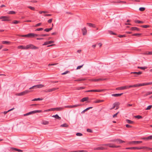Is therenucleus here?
I'll list each match as a JSON object with an SVG mask.
<instances>
[{
    "label": "nucleus",
    "mask_w": 152,
    "mask_h": 152,
    "mask_svg": "<svg viewBox=\"0 0 152 152\" xmlns=\"http://www.w3.org/2000/svg\"><path fill=\"white\" fill-rule=\"evenodd\" d=\"M52 117H54L56 119H58L59 120H60L61 119V118L60 117H59L57 114H56L55 115H53L52 116Z\"/></svg>",
    "instance_id": "obj_24"
},
{
    "label": "nucleus",
    "mask_w": 152,
    "mask_h": 152,
    "mask_svg": "<svg viewBox=\"0 0 152 152\" xmlns=\"http://www.w3.org/2000/svg\"><path fill=\"white\" fill-rule=\"evenodd\" d=\"M142 139L145 140H151L152 139V135L149 136L147 137H143Z\"/></svg>",
    "instance_id": "obj_20"
},
{
    "label": "nucleus",
    "mask_w": 152,
    "mask_h": 152,
    "mask_svg": "<svg viewBox=\"0 0 152 152\" xmlns=\"http://www.w3.org/2000/svg\"><path fill=\"white\" fill-rule=\"evenodd\" d=\"M141 34L140 33H135L133 34L132 35L133 36H140L141 35Z\"/></svg>",
    "instance_id": "obj_45"
},
{
    "label": "nucleus",
    "mask_w": 152,
    "mask_h": 152,
    "mask_svg": "<svg viewBox=\"0 0 152 152\" xmlns=\"http://www.w3.org/2000/svg\"><path fill=\"white\" fill-rule=\"evenodd\" d=\"M16 13L15 12L13 11H9L8 12V14H15Z\"/></svg>",
    "instance_id": "obj_41"
},
{
    "label": "nucleus",
    "mask_w": 152,
    "mask_h": 152,
    "mask_svg": "<svg viewBox=\"0 0 152 152\" xmlns=\"http://www.w3.org/2000/svg\"><path fill=\"white\" fill-rule=\"evenodd\" d=\"M119 113V112H118L117 113H116L115 114H114L113 115V117L115 118L117 117V115Z\"/></svg>",
    "instance_id": "obj_59"
},
{
    "label": "nucleus",
    "mask_w": 152,
    "mask_h": 152,
    "mask_svg": "<svg viewBox=\"0 0 152 152\" xmlns=\"http://www.w3.org/2000/svg\"><path fill=\"white\" fill-rule=\"evenodd\" d=\"M49 36V34H41V35H39L38 36L39 37H46V36Z\"/></svg>",
    "instance_id": "obj_46"
},
{
    "label": "nucleus",
    "mask_w": 152,
    "mask_h": 152,
    "mask_svg": "<svg viewBox=\"0 0 152 152\" xmlns=\"http://www.w3.org/2000/svg\"><path fill=\"white\" fill-rule=\"evenodd\" d=\"M81 106L80 104H75L73 105H67L64 106V108H71L74 107H76Z\"/></svg>",
    "instance_id": "obj_6"
},
{
    "label": "nucleus",
    "mask_w": 152,
    "mask_h": 152,
    "mask_svg": "<svg viewBox=\"0 0 152 152\" xmlns=\"http://www.w3.org/2000/svg\"><path fill=\"white\" fill-rule=\"evenodd\" d=\"M45 86L44 85L42 84H39L33 86L30 88V89H32L34 88H41Z\"/></svg>",
    "instance_id": "obj_4"
},
{
    "label": "nucleus",
    "mask_w": 152,
    "mask_h": 152,
    "mask_svg": "<svg viewBox=\"0 0 152 152\" xmlns=\"http://www.w3.org/2000/svg\"><path fill=\"white\" fill-rule=\"evenodd\" d=\"M141 84H138L134 85H130L129 86H127V89L132 87H137L141 86Z\"/></svg>",
    "instance_id": "obj_11"
},
{
    "label": "nucleus",
    "mask_w": 152,
    "mask_h": 152,
    "mask_svg": "<svg viewBox=\"0 0 152 152\" xmlns=\"http://www.w3.org/2000/svg\"><path fill=\"white\" fill-rule=\"evenodd\" d=\"M49 122L47 121H42V124L44 125H46L49 124Z\"/></svg>",
    "instance_id": "obj_33"
},
{
    "label": "nucleus",
    "mask_w": 152,
    "mask_h": 152,
    "mask_svg": "<svg viewBox=\"0 0 152 152\" xmlns=\"http://www.w3.org/2000/svg\"><path fill=\"white\" fill-rule=\"evenodd\" d=\"M127 89V86H121L116 88V90H123Z\"/></svg>",
    "instance_id": "obj_12"
},
{
    "label": "nucleus",
    "mask_w": 152,
    "mask_h": 152,
    "mask_svg": "<svg viewBox=\"0 0 152 152\" xmlns=\"http://www.w3.org/2000/svg\"><path fill=\"white\" fill-rule=\"evenodd\" d=\"M118 141V142L119 143H122L125 142L123 140H122L120 139H117L116 140H113V141Z\"/></svg>",
    "instance_id": "obj_25"
},
{
    "label": "nucleus",
    "mask_w": 152,
    "mask_h": 152,
    "mask_svg": "<svg viewBox=\"0 0 152 152\" xmlns=\"http://www.w3.org/2000/svg\"><path fill=\"white\" fill-rule=\"evenodd\" d=\"M130 30L132 31H140V29L139 28L135 27H131Z\"/></svg>",
    "instance_id": "obj_17"
},
{
    "label": "nucleus",
    "mask_w": 152,
    "mask_h": 152,
    "mask_svg": "<svg viewBox=\"0 0 152 152\" xmlns=\"http://www.w3.org/2000/svg\"><path fill=\"white\" fill-rule=\"evenodd\" d=\"M138 69H141L142 70H145V69H146L147 68V67L146 66H144V67H140V66H138L137 67Z\"/></svg>",
    "instance_id": "obj_38"
},
{
    "label": "nucleus",
    "mask_w": 152,
    "mask_h": 152,
    "mask_svg": "<svg viewBox=\"0 0 152 152\" xmlns=\"http://www.w3.org/2000/svg\"><path fill=\"white\" fill-rule=\"evenodd\" d=\"M141 27L143 28H147L148 27H150V26L149 25H142L140 26Z\"/></svg>",
    "instance_id": "obj_36"
},
{
    "label": "nucleus",
    "mask_w": 152,
    "mask_h": 152,
    "mask_svg": "<svg viewBox=\"0 0 152 152\" xmlns=\"http://www.w3.org/2000/svg\"><path fill=\"white\" fill-rule=\"evenodd\" d=\"M146 147H127L126 148V149H137V150H140L141 149L143 148H146Z\"/></svg>",
    "instance_id": "obj_1"
},
{
    "label": "nucleus",
    "mask_w": 152,
    "mask_h": 152,
    "mask_svg": "<svg viewBox=\"0 0 152 152\" xmlns=\"http://www.w3.org/2000/svg\"><path fill=\"white\" fill-rule=\"evenodd\" d=\"M2 43L4 44H9L10 43V42L9 41H3L2 42Z\"/></svg>",
    "instance_id": "obj_35"
},
{
    "label": "nucleus",
    "mask_w": 152,
    "mask_h": 152,
    "mask_svg": "<svg viewBox=\"0 0 152 152\" xmlns=\"http://www.w3.org/2000/svg\"><path fill=\"white\" fill-rule=\"evenodd\" d=\"M31 91H29V90H26L25 91H24L22 92H20L19 93L17 94L16 95H18V96H23L24 95L30 92Z\"/></svg>",
    "instance_id": "obj_3"
},
{
    "label": "nucleus",
    "mask_w": 152,
    "mask_h": 152,
    "mask_svg": "<svg viewBox=\"0 0 152 152\" xmlns=\"http://www.w3.org/2000/svg\"><path fill=\"white\" fill-rule=\"evenodd\" d=\"M104 101V100H97L96 101H94L93 102L94 103H100V102H103Z\"/></svg>",
    "instance_id": "obj_27"
},
{
    "label": "nucleus",
    "mask_w": 152,
    "mask_h": 152,
    "mask_svg": "<svg viewBox=\"0 0 152 152\" xmlns=\"http://www.w3.org/2000/svg\"><path fill=\"white\" fill-rule=\"evenodd\" d=\"M42 112V110H34V111H31V112H30V113H31V114H32L33 113H41Z\"/></svg>",
    "instance_id": "obj_21"
},
{
    "label": "nucleus",
    "mask_w": 152,
    "mask_h": 152,
    "mask_svg": "<svg viewBox=\"0 0 152 152\" xmlns=\"http://www.w3.org/2000/svg\"><path fill=\"white\" fill-rule=\"evenodd\" d=\"M103 147H100L97 148H96V150H103Z\"/></svg>",
    "instance_id": "obj_60"
},
{
    "label": "nucleus",
    "mask_w": 152,
    "mask_h": 152,
    "mask_svg": "<svg viewBox=\"0 0 152 152\" xmlns=\"http://www.w3.org/2000/svg\"><path fill=\"white\" fill-rule=\"evenodd\" d=\"M58 88H53L52 89H50L48 90H45L44 91L46 93L48 92H51L53 91L56 90L58 89Z\"/></svg>",
    "instance_id": "obj_9"
},
{
    "label": "nucleus",
    "mask_w": 152,
    "mask_h": 152,
    "mask_svg": "<svg viewBox=\"0 0 152 152\" xmlns=\"http://www.w3.org/2000/svg\"><path fill=\"white\" fill-rule=\"evenodd\" d=\"M43 99V98H35L34 99L32 100V101H36L37 100H42Z\"/></svg>",
    "instance_id": "obj_39"
},
{
    "label": "nucleus",
    "mask_w": 152,
    "mask_h": 152,
    "mask_svg": "<svg viewBox=\"0 0 152 152\" xmlns=\"http://www.w3.org/2000/svg\"><path fill=\"white\" fill-rule=\"evenodd\" d=\"M29 48L32 49H38V47L35 46L32 44H29L27 45L26 47V49Z\"/></svg>",
    "instance_id": "obj_2"
},
{
    "label": "nucleus",
    "mask_w": 152,
    "mask_h": 152,
    "mask_svg": "<svg viewBox=\"0 0 152 152\" xmlns=\"http://www.w3.org/2000/svg\"><path fill=\"white\" fill-rule=\"evenodd\" d=\"M105 79H102L101 78H99L98 79H93L92 80L93 81L96 82V81H103L105 80Z\"/></svg>",
    "instance_id": "obj_16"
},
{
    "label": "nucleus",
    "mask_w": 152,
    "mask_h": 152,
    "mask_svg": "<svg viewBox=\"0 0 152 152\" xmlns=\"http://www.w3.org/2000/svg\"><path fill=\"white\" fill-rule=\"evenodd\" d=\"M85 88L84 87H77L76 88V89L78 90H79L84 89Z\"/></svg>",
    "instance_id": "obj_48"
},
{
    "label": "nucleus",
    "mask_w": 152,
    "mask_h": 152,
    "mask_svg": "<svg viewBox=\"0 0 152 152\" xmlns=\"http://www.w3.org/2000/svg\"><path fill=\"white\" fill-rule=\"evenodd\" d=\"M69 72V71H66L65 72H64L62 73V75H65L67 73Z\"/></svg>",
    "instance_id": "obj_61"
},
{
    "label": "nucleus",
    "mask_w": 152,
    "mask_h": 152,
    "mask_svg": "<svg viewBox=\"0 0 152 152\" xmlns=\"http://www.w3.org/2000/svg\"><path fill=\"white\" fill-rule=\"evenodd\" d=\"M84 64H83L82 65L78 66L77 68V69H80L81 68H82Z\"/></svg>",
    "instance_id": "obj_56"
},
{
    "label": "nucleus",
    "mask_w": 152,
    "mask_h": 152,
    "mask_svg": "<svg viewBox=\"0 0 152 152\" xmlns=\"http://www.w3.org/2000/svg\"><path fill=\"white\" fill-rule=\"evenodd\" d=\"M54 111V108H51L48 110H44V112H48L50 111Z\"/></svg>",
    "instance_id": "obj_40"
},
{
    "label": "nucleus",
    "mask_w": 152,
    "mask_h": 152,
    "mask_svg": "<svg viewBox=\"0 0 152 152\" xmlns=\"http://www.w3.org/2000/svg\"><path fill=\"white\" fill-rule=\"evenodd\" d=\"M76 135L77 136H81L83 135V134L80 133H76Z\"/></svg>",
    "instance_id": "obj_58"
},
{
    "label": "nucleus",
    "mask_w": 152,
    "mask_h": 152,
    "mask_svg": "<svg viewBox=\"0 0 152 152\" xmlns=\"http://www.w3.org/2000/svg\"><path fill=\"white\" fill-rule=\"evenodd\" d=\"M152 107V105H150L148 106L146 109H145L146 110H150L151 108Z\"/></svg>",
    "instance_id": "obj_54"
},
{
    "label": "nucleus",
    "mask_w": 152,
    "mask_h": 152,
    "mask_svg": "<svg viewBox=\"0 0 152 152\" xmlns=\"http://www.w3.org/2000/svg\"><path fill=\"white\" fill-rule=\"evenodd\" d=\"M134 22L135 23H144V22L139 20H135Z\"/></svg>",
    "instance_id": "obj_32"
},
{
    "label": "nucleus",
    "mask_w": 152,
    "mask_h": 152,
    "mask_svg": "<svg viewBox=\"0 0 152 152\" xmlns=\"http://www.w3.org/2000/svg\"><path fill=\"white\" fill-rule=\"evenodd\" d=\"M19 36L23 37H27L28 38V34L26 35H19Z\"/></svg>",
    "instance_id": "obj_37"
},
{
    "label": "nucleus",
    "mask_w": 152,
    "mask_h": 152,
    "mask_svg": "<svg viewBox=\"0 0 152 152\" xmlns=\"http://www.w3.org/2000/svg\"><path fill=\"white\" fill-rule=\"evenodd\" d=\"M145 55H152V51L146 52L144 54Z\"/></svg>",
    "instance_id": "obj_52"
},
{
    "label": "nucleus",
    "mask_w": 152,
    "mask_h": 152,
    "mask_svg": "<svg viewBox=\"0 0 152 152\" xmlns=\"http://www.w3.org/2000/svg\"><path fill=\"white\" fill-rule=\"evenodd\" d=\"M118 37L120 38L125 37H126V35H119Z\"/></svg>",
    "instance_id": "obj_53"
},
{
    "label": "nucleus",
    "mask_w": 152,
    "mask_h": 152,
    "mask_svg": "<svg viewBox=\"0 0 152 152\" xmlns=\"http://www.w3.org/2000/svg\"><path fill=\"white\" fill-rule=\"evenodd\" d=\"M20 22V21H19L15 20L13 21L12 23L14 24H17V23H19Z\"/></svg>",
    "instance_id": "obj_43"
},
{
    "label": "nucleus",
    "mask_w": 152,
    "mask_h": 152,
    "mask_svg": "<svg viewBox=\"0 0 152 152\" xmlns=\"http://www.w3.org/2000/svg\"><path fill=\"white\" fill-rule=\"evenodd\" d=\"M43 30V28H38L36 29L35 30V31H42Z\"/></svg>",
    "instance_id": "obj_55"
},
{
    "label": "nucleus",
    "mask_w": 152,
    "mask_h": 152,
    "mask_svg": "<svg viewBox=\"0 0 152 152\" xmlns=\"http://www.w3.org/2000/svg\"><path fill=\"white\" fill-rule=\"evenodd\" d=\"M142 142L141 141H133L129 143L130 144H138L139 143H140Z\"/></svg>",
    "instance_id": "obj_19"
},
{
    "label": "nucleus",
    "mask_w": 152,
    "mask_h": 152,
    "mask_svg": "<svg viewBox=\"0 0 152 152\" xmlns=\"http://www.w3.org/2000/svg\"><path fill=\"white\" fill-rule=\"evenodd\" d=\"M87 131L88 132H90V133H92L93 132L92 131L91 129H87Z\"/></svg>",
    "instance_id": "obj_57"
},
{
    "label": "nucleus",
    "mask_w": 152,
    "mask_h": 152,
    "mask_svg": "<svg viewBox=\"0 0 152 152\" xmlns=\"http://www.w3.org/2000/svg\"><path fill=\"white\" fill-rule=\"evenodd\" d=\"M12 148L13 149H14V150L18 151V152H22L23 151L22 150H21L20 149H18L15 148Z\"/></svg>",
    "instance_id": "obj_47"
},
{
    "label": "nucleus",
    "mask_w": 152,
    "mask_h": 152,
    "mask_svg": "<svg viewBox=\"0 0 152 152\" xmlns=\"http://www.w3.org/2000/svg\"><path fill=\"white\" fill-rule=\"evenodd\" d=\"M112 144L111 143H109V144H106L104 145V146H108L110 148H117L120 147V146H117V145H112Z\"/></svg>",
    "instance_id": "obj_8"
},
{
    "label": "nucleus",
    "mask_w": 152,
    "mask_h": 152,
    "mask_svg": "<svg viewBox=\"0 0 152 152\" xmlns=\"http://www.w3.org/2000/svg\"><path fill=\"white\" fill-rule=\"evenodd\" d=\"M104 91L103 90H97V89H94V90H91L85 91V92H100L102 91Z\"/></svg>",
    "instance_id": "obj_7"
},
{
    "label": "nucleus",
    "mask_w": 152,
    "mask_h": 152,
    "mask_svg": "<svg viewBox=\"0 0 152 152\" xmlns=\"http://www.w3.org/2000/svg\"><path fill=\"white\" fill-rule=\"evenodd\" d=\"M53 29V28L51 27L50 28H47L44 29V31L46 32H49Z\"/></svg>",
    "instance_id": "obj_31"
},
{
    "label": "nucleus",
    "mask_w": 152,
    "mask_h": 152,
    "mask_svg": "<svg viewBox=\"0 0 152 152\" xmlns=\"http://www.w3.org/2000/svg\"><path fill=\"white\" fill-rule=\"evenodd\" d=\"M114 104H115V107H116L115 110H117L118 109L119 107V105L120 104V103L119 102H116L114 103Z\"/></svg>",
    "instance_id": "obj_13"
},
{
    "label": "nucleus",
    "mask_w": 152,
    "mask_h": 152,
    "mask_svg": "<svg viewBox=\"0 0 152 152\" xmlns=\"http://www.w3.org/2000/svg\"><path fill=\"white\" fill-rule=\"evenodd\" d=\"M64 108H62L61 107H56V108H54V111L56 110V111H60L61 110L63 109Z\"/></svg>",
    "instance_id": "obj_28"
},
{
    "label": "nucleus",
    "mask_w": 152,
    "mask_h": 152,
    "mask_svg": "<svg viewBox=\"0 0 152 152\" xmlns=\"http://www.w3.org/2000/svg\"><path fill=\"white\" fill-rule=\"evenodd\" d=\"M142 72H131V74H135V75L134 76V77H137V75H139L142 74Z\"/></svg>",
    "instance_id": "obj_14"
},
{
    "label": "nucleus",
    "mask_w": 152,
    "mask_h": 152,
    "mask_svg": "<svg viewBox=\"0 0 152 152\" xmlns=\"http://www.w3.org/2000/svg\"><path fill=\"white\" fill-rule=\"evenodd\" d=\"M152 94V91L148 92L145 94L144 95V97H145V96H148V95H150V94Z\"/></svg>",
    "instance_id": "obj_34"
},
{
    "label": "nucleus",
    "mask_w": 152,
    "mask_h": 152,
    "mask_svg": "<svg viewBox=\"0 0 152 152\" xmlns=\"http://www.w3.org/2000/svg\"><path fill=\"white\" fill-rule=\"evenodd\" d=\"M39 36V34L34 33H30L28 34V38H33L35 37H38Z\"/></svg>",
    "instance_id": "obj_10"
},
{
    "label": "nucleus",
    "mask_w": 152,
    "mask_h": 152,
    "mask_svg": "<svg viewBox=\"0 0 152 152\" xmlns=\"http://www.w3.org/2000/svg\"><path fill=\"white\" fill-rule=\"evenodd\" d=\"M88 99V97L83 98L81 100V102H84L87 100Z\"/></svg>",
    "instance_id": "obj_26"
},
{
    "label": "nucleus",
    "mask_w": 152,
    "mask_h": 152,
    "mask_svg": "<svg viewBox=\"0 0 152 152\" xmlns=\"http://www.w3.org/2000/svg\"><path fill=\"white\" fill-rule=\"evenodd\" d=\"M145 10V8L144 7H141L140 8L139 10L140 11H144Z\"/></svg>",
    "instance_id": "obj_49"
},
{
    "label": "nucleus",
    "mask_w": 152,
    "mask_h": 152,
    "mask_svg": "<svg viewBox=\"0 0 152 152\" xmlns=\"http://www.w3.org/2000/svg\"><path fill=\"white\" fill-rule=\"evenodd\" d=\"M18 48H20V49H26V47H25L24 46H18Z\"/></svg>",
    "instance_id": "obj_50"
},
{
    "label": "nucleus",
    "mask_w": 152,
    "mask_h": 152,
    "mask_svg": "<svg viewBox=\"0 0 152 152\" xmlns=\"http://www.w3.org/2000/svg\"><path fill=\"white\" fill-rule=\"evenodd\" d=\"M123 93H122L121 94H111V96H113L115 97H118L121 96L123 94Z\"/></svg>",
    "instance_id": "obj_18"
},
{
    "label": "nucleus",
    "mask_w": 152,
    "mask_h": 152,
    "mask_svg": "<svg viewBox=\"0 0 152 152\" xmlns=\"http://www.w3.org/2000/svg\"><path fill=\"white\" fill-rule=\"evenodd\" d=\"M52 18L48 20V23H50L52 22Z\"/></svg>",
    "instance_id": "obj_62"
},
{
    "label": "nucleus",
    "mask_w": 152,
    "mask_h": 152,
    "mask_svg": "<svg viewBox=\"0 0 152 152\" xmlns=\"http://www.w3.org/2000/svg\"><path fill=\"white\" fill-rule=\"evenodd\" d=\"M126 121L127 123H128V124H133L134 123V121H132L126 119Z\"/></svg>",
    "instance_id": "obj_29"
},
{
    "label": "nucleus",
    "mask_w": 152,
    "mask_h": 152,
    "mask_svg": "<svg viewBox=\"0 0 152 152\" xmlns=\"http://www.w3.org/2000/svg\"><path fill=\"white\" fill-rule=\"evenodd\" d=\"M152 84V82H149L148 83H141V86H144L148 85H151Z\"/></svg>",
    "instance_id": "obj_23"
},
{
    "label": "nucleus",
    "mask_w": 152,
    "mask_h": 152,
    "mask_svg": "<svg viewBox=\"0 0 152 152\" xmlns=\"http://www.w3.org/2000/svg\"><path fill=\"white\" fill-rule=\"evenodd\" d=\"M60 126L62 127H68L69 126V125L67 124L64 123L63 124L61 125Z\"/></svg>",
    "instance_id": "obj_30"
},
{
    "label": "nucleus",
    "mask_w": 152,
    "mask_h": 152,
    "mask_svg": "<svg viewBox=\"0 0 152 152\" xmlns=\"http://www.w3.org/2000/svg\"><path fill=\"white\" fill-rule=\"evenodd\" d=\"M83 34V35H86L87 34V31L86 27H85L82 29Z\"/></svg>",
    "instance_id": "obj_15"
},
{
    "label": "nucleus",
    "mask_w": 152,
    "mask_h": 152,
    "mask_svg": "<svg viewBox=\"0 0 152 152\" xmlns=\"http://www.w3.org/2000/svg\"><path fill=\"white\" fill-rule=\"evenodd\" d=\"M126 126L127 128H131L132 127V126L129 124H126Z\"/></svg>",
    "instance_id": "obj_63"
},
{
    "label": "nucleus",
    "mask_w": 152,
    "mask_h": 152,
    "mask_svg": "<svg viewBox=\"0 0 152 152\" xmlns=\"http://www.w3.org/2000/svg\"><path fill=\"white\" fill-rule=\"evenodd\" d=\"M86 24L89 27H92L93 28H95L96 27V25L94 24L90 23H87Z\"/></svg>",
    "instance_id": "obj_22"
},
{
    "label": "nucleus",
    "mask_w": 152,
    "mask_h": 152,
    "mask_svg": "<svg viewBox=\"0 0 152 152\" xmlns=\"http://www.w3.org/2000/svg\"><path fill=\"white\" fill-rule=\"evenodd\" d=\"M2 19V21H9L10 20L9 18L7 16H2L0 17V19Z\"/></svg>",
    "instance_id": "obj_5"
},
{
    "label": "nucleus",
    "mask_w": 152,
    "mask_h": 152,
    "mask_svg": "<svg viewBox=\"0 0 152 152\" xmlns=\"http://www.w3.org/2000/svg\"><path fill=\"white\" fill-rule=\"evenodd\" d=\"M28 8H29V9H30L31 10H35V8L33 7H32L31 6H28Z\"/></svg>",
    "instance_id": "obj_51"
},
{
    "label": "nucleus",
    "mask_w": 152,
    "mask_h": 152,
    "mask_svg": "<svg viewBox=\"0 0 152 152\" xmlns=\"http://www.w3.org/2000/svg\"><path fill=\"white\" fill-rule=\"evenodd\" d=\"M109 33L110 34H113V35H115L116 34L114 33L113 32V31H109Z\"/></svg>",
    "instance_id": "obj_64"
},
{
    "label": "nucleus",
    "mask_w": 152,
    "mask_h": 152,
    "mask_svg": "<svg viewBox=\"0 0 152 152\" xmlns=\"http://www.w3.org/2000/svg\"><path fill=\"white\" fill-rule=\"evenodd\" d=\"M134 117L136 118H137V119H140L142 118V117L140 115H137L134 116Z\"/></svg>",
    "instance_id": "obj_44"
},
{
    "label": "nucleus",
    "mask_w": 152,
    "mask_h": 152,
    "mask_svg": "<svg viewBox=\"0 0 152 152\" xmlns=\"http://www.w3.org/2000/svg\"><path fill=\"white\" fill-rule=\"evenodd\" d=\"M86 80V79L85 78H80L76 80L75 81H84Z\"/></svg>",
    "instance_id": "obj_42"
}]
</instances>
